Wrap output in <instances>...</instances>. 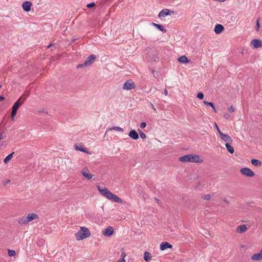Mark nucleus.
<instances>
[{
  "instance_id": "f257e3e1",
  "label": "nucleus",
  "mask_w": 262,
  "mask_h": 262,
  "mask_svg": "<svg viewBox=\"0 0 262 262\" xmlns=\"http://www.w3.org/2000/svg\"><path fill=\"white\" fill-rule=\"evenodd\" d=\"M97 188L101 194L107 199L113 200L116 203H122L123 201L121 198L113 193L106 188H101L100 186H97Z\"/></svg>"
},
{
  "instance_id": "f03ea898",
  "label": "nucleus",
  "mask_w": 262,
  "mask_h": 262,
  "mask_svg": "<svg viewBox=\"0 0 262 262\" xmlns=\"http://www.w3.org/2000/svg\"><path fill=\"white\" fill-rule=\"evenodd\" d=\"M97 188L101 194L107 199L113 200L116 203H122L123 201L121 198L113 193L106 188H101L100 186H97Z\"/></svg>"
},
{
  "instance_id": "7ed1b4c3",
  "label": "nucleus",
  "mask_w": 262,
  "mask_h": 262,
  "mask_svg": "<svg viewBox=\"0 0 262 262\" xmlns=\"http://www.w3.org/2000/svg\"><path fill=\"white\" fill-rule=\"evenodd\" d=\"M179 160L183 162L201 163L203 162V160L200 158L199 156L193 154L182 156L179 158Z\"/></svg>"
},
{
  "instance_id": "20e7f679",
  "label": "nucleus",
  "mask_w": 262,
  "mask_h": 262,
  "mask_svg": "<svg viewBox=\"0 0 262 262\" xmlns=\"http://www.w3.org/2000/svg\"><path fill=\"white\" fill-rule=\"evenodd\" d=\"M77 240H81L87 238L91 235L89 230L84 227H81L80 230L75 234Z\"/></svg>"
},
{
  "instance_id": "39448f33",
  "label": "nucleus",
  "mask_w": 262,
  "mask_h": 262,
  "mask_svg": "<svg viewBox=\"0 0 262 262\" xmlns=\"http://www.w3.org/2000/svg\"><path fill=\"white\" fill-rule=\"evenodd\" d=\"M24 96H21L13 104L12 107V113L11 117L12 120H14L16 115L17 110L18 108L24 103V101L22 100Z\"/></svg>"
},
{
  "instance_id": "423d86ee",
  "label": "nucleus",
  "mask_w": 262,
  "mask_h": 262,
  "mask_svg": "<svg viewBox=\"0 0 262 262\" xmlns=\"http://www.w3.org/2000/svg\"><path fill=\"white\" fill-rule=\"evenodd\" d=\"M241 173L247 177H253L255 176L254 172L249 168L244 167L240 169Z\"/></svg>"
},
{
  "instance_id": "0eeeda50",
  "label": "nucleus",
  "mask_w": 262,
  "mask_h": 262,
  "mask_svg": "<svg viewBox=\"0 0 262 262\" xmlns=\"http://www.w3.org/2000/svg\"><path fill=\"white\" fill-rule=\"evenodd\" d=\"M171 14H174V12L172 11H171L168 9H163L159 13L158 17L161 19L166 16L171 15Z\"/></svg>"
},
{
  "instance_id": "6e6552de",
  "label": "nucleus",
  "mask_w": 262,
  "mask_h": 262,
  "mask_svg": "<svg viewBox=\"0 0 262 262\" xmlns=\"http://www.w3.org/2000/svg\"><path fill=\"white\" fill-rule=\"evenodd\" d=\"M135 83L131 79L127 80L124 84L123 89L124 90H131L135 88Z\"/></svg>"
},
{
  "instance_id": "1a4fd4ad",
  "label": "nucleus",
  "mask_w": 262,
  "mask_h": 262,
  "mask_svg": "<svg viewBox=\"0 0 262 262\" xmlns=\"http://www.w3.org/2000/svg\"><path fill=\"white\" fill-rule=\"evenodd\" d=\"M96 59V56L94 55H91L89 56L86 59L85 61L84 62V64L85 65V67H89L90 66L92 63L94 62V61Z\"/></svg>"
},
{
  "instance_id": "9d476101",
  "label": "nucleus",
  "mask_w": 262,
  "mask_h": 262,
  "mask_svg": "<svg viewBox=\"0 0 262 262\" xmlns=\"http://www.w3.org/2000/svg\"><path fill=\"white\" fill-rule=\"evenodd\" d=\"M251 43L252 45L253 48L257 49L262 47V41L259 39H253Z\"/></svg>"
},
{
  "instance_id": "9b49d317",
  "label": "nucleus",
  "mask_w": 262,
  "mask_h": 262,
  "mask_svg": "<svg viewBox=\"0 0 262 262\" xmlns=\"http://www.w3.org/2000/svg\"><path fill=\"white\" fill-rule=\"evenodd\" d=\"M220 137L221 139L225 142L229 143L232 142V139L228 135L224 134L223 133L220 134Z\"/></svg>"
},
{
  "instance_id": "f8f14e48",
  "label": "nucleus",
  "mask_w": 262,
  "mask_h": 262,
  "mask_svg": "<svg viewBox=\"0 0 262 262\" xmlns=\"http://www.w3.org/2000/svg\"><path fill=\"white\" fill-rule=\"evenodd\" d=\"M31 6L32 4L30 2L26 1L23 3L22 8L26 12H29L31 10Z\"/></svg>"
},
{
  "instance_id": "ddd939ff",
  "label": "nucleus",
  "mask_w": 262,
  "mask_h": 262,
  "mask_svg": "<svg viewBox=\"0 0 262 262\" xmlns=\"http://www.w3.org/2000/svg\"><path fill=\"white\" fill-rule=\"evenodd\" d=\"M172 246L169 243L163 242L161 243L160 246V249L161 251H163L167 248H171Z\"/></svg>"
},
{
  "instance_id": "4468645a",
  "label": "nucleus",
  "mask_w": 262,
  "mask_h": 262,
  "mask_svg": "<svg viewBox=\"0 0 262 262\" xmlns=\"http://www.w3.org/2000/svg\"><path fill=\"white\" fill-rule=\"evenodd\" d=\"M128 136L134 140H137L139 139V135L137 131L134 129H132L129 132Z\"/></svg>"
},
{
  "instance_id": "2eb2a0df",
  "label": "nucleus",
  "mask_w": 262,
  "mask_h": 262,
  "mask_svg": "<svg viewBox=\"0 0 262 262\" xmlns=\"http://www.w3.org/2000/svg\"><path fill=\"white\" fill-rule=\"evenodd\" d=\"M224 28L223 25L221 24H217L215 25L214 27V31L216 34H220L224 30Z\"/></svg>"
},
{
  "instance_id": "dca6fc26",
  "label": "nucleus",
  "mask_w": 262,
  "mask_h": 262,
  "mask_svg": "<svg viewBox=\"0 0 262 262\" xmlns=\"http://www.w3.org/2000/svg\"><path fill=\"white\" fill-rule=\"evenodd\" d=\"M251 259L254 260H260L262 259V249L259 253H255L252 255Z\"/></svg>"
},
{
  "instance_id": "f3484780",
  "label": "nucleus",
  "mask_w": 262,
  "mask_h": 262,
  "mask_svg": "<svg viewBox=\"0 0 262 262\" xmlns=\"http://www.w3.org/2000/svg\"><path fill=\"white\" fill-rule=\"evenodd\" d=\"M114 232V229L112 227H108L104 231V234L106 236H110L113 234Z\"/></svg>"
},
{
  "instance_id": "a211bd4d",
  "label": "nucleus",
  "mask_w": 262,
  "mask_h": 262,
  "mask_svg": "<svg viewBox=\"0 0 262 262\" xmlns=\"http://www.w3.org/2000/svg\"><path fill=\"white\" fill-rule=\"evenodd\" d=\"M247 230V227L245 225H242L237 227L236 231L238 233H244Z\"/></svg>"
},
{
  "instance_id": "6ab92c4d",
  "label": "nucleus",
  "mask_w": 262,
  "mask_h": 262,
  "mask_svg": "<svg viewBox=\"0 0 262 262\" xmlns=\"http://www.w3.org/2000/svg\"><path fill=\"white\" fill-rule=\"evenodd\" d=\"M151 25L156 27L160 31H162L163 33L166 32V29H164L163 26L162 25L156 24L155 23H151Z\"/></svg>"
},
{
  "instance_id": "aec40b11",
  "label": "nucleus",
  "mask_w": 262,
  "mask_h": 262,
  "mask_svg": "<svg viewBox=\"0 0 262 262\" xmlns=\"http://www.w3.org/2000/svg\"><path fill=\"white\" fill-rule=\"evenodd\" d=\"M29 222L32 221L35 219H38V215L35 213H30L27 216Z\"/></svg>"
},
{
  "instance_id": "412c9836",
  "label": "nucleus",
  "mask_w": 262,
  "mask_h": 262,
  "mask_svg": "<svg viewBox=\"0 0 262 262\" xmlns=\"http://www.w3.org/2000/svg\"><path fill=\"white\" fill-rule=\"evenodd\" d=\"M74 148L76 150L82 151V152H85L86 154L90 153L89 151H88L85 148L83 147L82 146H78L77 145H74Z\"/></svg>"
},
{
  "instance_id": "4be33fe9",
  "label": "nucleus",
  "mask_w": 262,
  "mask_h": 262,
  "mask_svg": "<svg viewBox=\"0 0 262 262\" xmlns=\"http://www.w3.org/2000/svg\"><path fill=\"white\" fill-rule=\"evenodd\" d=\"M251 163L256 166H260L262 165V162L260 161L254 159L251 160Z\"/></svg>"
},
{
  "instance_id": "5701e85b",
  "label": "nucleus",
  "mask_w": 262,
  "mask_h": 262,
  "mask_svg": "<svg viewBox=\"0 0 262 262\" xmlns=\"http://www.w3.org/2000/svg\"><path fill=\"white\" fill-rule=\"evenodd\" d=\"M81 173L83 175V176L88 180H91L93 177V175L88 172L82 171Z\"/></svg>"
},
{
  "instance_id": "b1692460",
  "label": "nucleus",
  "mask_w": 262,
  "mask_h": 262,
  "mask_svg": "<svg viewBox=\"0 0 262 262\" xmlns=\"http://www.w3.org/2000/svg\"><path fill=\"white\" fill-rule=\"evenodd\" d=\"M151 258V254L150 253L146 251L144 252V259L146 261H148Z\"/></svg>"
},
{
  "instance_id": "393cba45",
  "label": "nucleus",
  "mask_w": 262,
  "mask_h": 262,
  "mask_svg": "<svg viewBox=\"0 0 262 262\" xmlns=\"http://www.w3.org/2000/svg\"><path fill=\"white\" fill-rule=\"evenodd\" d=\"M225 146H226L227 149L228 150V151L230 154H232L234 153V148H233V146H232L231 145H230L228 143H226Z\"/></svg>"
},
{
  "instance_id": "a878e982",
  "label": "nucleus",
  "mask_w": 262,
  "mask_h": 262,
  "mask_svg": "<svg viewBox=\"0 0 262 262\" xmlns=\"http://www.w3.org/2000/svg\"><path fill=\"white\" fill-rule=\"evenodd\" d=\"M29 222L27 217L26 216H24L20 220L18 221V223L21 225L26 224Z\"/></svg>"
},
{
  "instance_id": "bb28decb",
  "label": "nucleus",
  "mask_w": 262,
  "mask_h": 262,
  "mask_svg": "<svg viewBox=\"0 0 262 262\" xmlns=\"http://www.w3.org/2000/svg\"><path fill=\"white\" fill-rule=\"evenodd\" d=\"M178 61L181 63H187L188 62V58L185 56H180L179 58H178Z\"/></svg>"
},
{
  "instance_id": "cd10ccee",
  "label": "nucleus",
  "mask_w": 262,
  "mask_h": 262,
  "mask_svg": "<svg viewBox=\"0 0 262 262\" xmlns=\"http://www.w3.org/2000/svg\"><path fill=\"white\" fill-rule=\"evenodd\" d=\"M149 58L150 59H149V60H151V61H157L159 58H158V56L156 55V54H151V55H149Z\"/></svg>"
},
{
  "instance_id": "c85d7f7f",
  "label": "nucleus",
  "mask_w": 262,
  "mask_h": 262,
  "mask_svg": "<svg viewBox=\"0 0 262 262\" xmlns=\"http://www.w3.org/2000/svg\"><path fill=\"white\" fill-rule=\"evenodd\" d=\"M14 152L10 154L9 155H8L4 159V162L5 163H7L9 160H10L11 159V158H12V156H13V155L14 154Z\"/></svg>"
},
{
  "instance_id": "c756f323",
  "label": "nucleus",
  "mask_w": 262,
  "mask_h": 262,
  "mask_svg": "<svg viewBox=\"0 0 262 262\" xmlns=\"http://www.w3.org/2000/svg\"><path fill=\"white\" fill-rule=\"evenodd\" d=\"M108 129L110 130H117V131H118V132H122L124 131L123 128H121L120 127H119V126H114V127L110 128Z\"/></svg>"
},
{
  "instance_id": "7c9ffc66",
  "label": "nucleus",
  "mask_w": 262,
  "mask_h": 262,
  "mask_svg": "<svg viewBox=\"0 0 262 262\" xmlns=\"http://www.w3.org/2000/svg\"><path fill=\"white\" fill-rule=\"evenodd\" d=\"M8 253L9 256L12 257L14 256L15 255L16 252L14 250L9 249L8 250Z\"/></svg>"
},
{
  "instance_id": "2f4dec72",
  "label": "nucleus",
  "mask_w": 262,
  "mask_h": 262,
  "mask_svg": "<svg viewBox=\"0 0 262 262\" xmlns=\"http://www.w3.org/2000/svg\"><path fill=\"white\" fill-rule=\"evenodd\" d=\"M204 103L206 105H208V106H210L211 107H212V108H214V104L212 102H208L207 101H203Z\"/></svg>"
},
{
  "instance_id": "473e14b6",
  "label": "nucleus",
  "mask_w": 262,
  "mask_h": 262,
  "mask_svg": "<svg viewBox=\"0 0 262 262\" xmlns=\"http://www.w3.org/2000/svg\"><path fill=\"white\" fill-rule=\"evenodd\" d=\"M22 96H24V97L22 99V100H23L25 102L26 101V100L27 99V98L29 97V93L28 92H26Z\"/></svg>"
},
{
  "instance_id": "72a5a7b5",
  "label": "nucleus",
  "mask_w": 262,
  "mask_h": 262,
  "mask_svg": "<svg viewBox=\"0 0 262 262\" xmlns=\"http://www.w3.org/2000/svg\"><path fill=\"white\" fill-rule=\"evenodd\" d=\"M259 28H260V25H259V19H258L256 21V27H255V30L257 31H258L259 30Z\"/></svg>"
},
{
  "instance_id": "f704fd0d",
  "label": "nucleus",
  "mask_w": 262,
  "mask_h": 262,
  "mask_svg": "<svg viewBox=\"0 0 262 262\" xmlns=\"http://www.w3.org/2000/svg\"><path fill=\"white\" fill-rule=\"evenodd\" d=\"M197 97L201 100L203 99L204 98L203 93L202 92H199L197 95Z\"/></svg>"
},
{
  "instance_id": "c9c22d12",
  "label": "nucleus",
  "mask_w": 262,
  "mask_h": 262,
  "mask_svg": "<svg viewBox=\"0 0 262 262\" xmlns=\"http://www.w3.org/2000/svg\"><path fill=\"white\" fill-rule=\"evenodd\" d=\"M95 6V3L94 2H92L87 5L86 7L88 8H92Z\"/></svg>"
},
{
  "instance_id": "e433bc0d",
  "label": "nucleus",
  "mask_w": 262,
  "mask_h": 262,
  "mask_svg": "<svg viewBox=\"0 0 262 262\" xmlns=\"http://www.w3.org/2000/svg\"><path fill=\"white\" fill-rule=\"evenodd\" d=\"M203 198L205 200L208 201L210 199L211 196L210 195H205L203 196Z\"/></svg>"
},
{
  "instance_id": "4c0bfd02",
  "label": "nucleus",
  "mask_w": 262,
  "mask_h": 262,
  "mask_svg": "<svg viewBox=\"0 0 262 262\" xmlns=\"http://www.w3.org/2000/svg\"><path fill=\"white\" fill-rule=\"evenodd\" d=\"M228 110L230 113H232L234 111V107L232 105H231L228 107Z\"/></svg>"
},
{
  "instance_id": "58836bf2",
  "label": "nucleus",
  "mask_w": 262,
  "mask_h": 262,
  "mask_svg": "<svg viewBox=\"0 0 262 262\" xmlns=\"http://www.w3.org/2000/svg\"><path fill=\"white\" fill-rule=\"evenodd\" d=\"M84 67H85V65L84 64V63L82 64H79L77 66V68L78 69H81L82 68H83Z\"/></svg>"
},
{
  "instance_id": "ea45409f",
  "label": "nucleus",
  "mask_w": 262,
  "mask_h": 262,
  "mask_svg": "<svg viewBox=\"0 0 262 262\" xmlns=\"http://www.w3.org/2000/svg\"><path fill=\"white\" fill-rule=\"evenodd\" d=\"M146 123L145 122H142L140 124V127L142 128H145L146 127Z\"/></svg>"
},
{
  "instance_id": "a19ab883",
  "label": "nucleus",
  "mask_w": 262,
  "mask_h": 262,
  "mask_svg": "<svg viewBox=\"0 0 262 262\" xmlns=\"http://www.w3.org/2000/svg\"><path fill=\"white\" fill-rule=\"evenodd\" d=\"M140 136L142 139H145L146 138V135L143 133H140Z\"/></svg>"
},
{
  "instance_id": "79ce46f5",
  "label": "nucleus",
  "mask_w": 262,
  "mask_h": 262,
  "mask_svg": "<svg viewBox=\"0 0 262 262\" xmlns=\"http://www.w3.org/2000/svg\"><path fill=\"white\" fill-rule=\"evenodd\" d=\"M149 104L151 106V108L154 110V111L155 112H157V110H156L155 106H154V105L151 102H150Z\"/></svg>"
},
{
  "instance_id": "37998d69",
  "label": "nucleus",
  "mask_w": 262,
  "mask_h": 262,
  "mask_svg": "<svg viewBox=\"0 0 262 262\" xmlns=\"http://www.w3.org/2000/svg\"><path fill=\"white\" fill-rule=\"evenodd\" d=\"M125 256H126L125 253L124 252H122V253L121 254V257L122 258V259H124V258Z\"/></svg>"
},
{
  "instance_id": "c03bdc74",
  "label": "nucleus",
  "mask_w": 262,
  "mask_h": 262,
  "mask_svg": "<svg viewBox=\"0 0 262 262\" xmlns=\"http://www.w3.org/2000/svg\"><path fill=\"white\" fill-rule=\"evenodd\" d=\"M215 126H216V128L219 135H220V134L223 133L221 131L219 126L216 124H215Z\"/></svg>"
},
{
  "instance_id": "a18cd8bd",
  "label": "nucleus",
  "mask_w": 262,
  "mask_h": 262,
  "mask_svg": "<svg viewBox=\"0 0 262 262\" xmlns=\"http://www.w3.org/2000/svg\"><path fill=\"white\" fill-rule=\"evenodd\" d=\"M229 117H230V115L228 114H225L224 115V118H226V119H229Z\"/></svg>"
},
{
  "instance_id": "49530a36",
  "label": "nucleus",
  "mask_w": 262,
  "mask_h": 262,
  "mask_svg": "<svg viewBox=\"0 0 262 262\" xmlns=\"http://www.w3.org/2000/svg\"><path fill=\"white\" fill-rule=\"evenodd\" d=\"M10 182V180H6V181H4V184L5 185H6L7 184L9 183Z\"/></svg>"
},
{
  "instance_id": "de8ad7c7",
  "label": "nucleus",
  "mask_w": 262,
  "mask_h": 262,
  "mask_svg": "<svg viewBox=\"0 0 262 262\" xmlns=\"http://www.w3.org/2000/svg\"><path fill=\"white\" fill-rule=\"evenodd\" d=\"M5 136H3V134H0V140L4 139Z\"/></svg>"
},
{
  "instance_id": "09e8293b",
  "label": "nucleus",
  "mask_w": 262,
  "mask_h": 262,
  "mask_svg": "<svg viewBox=\"0 0 262 262\" xmlns=\"http://www.w3.org/2000/svg\"><path fill=\"white\" fill-rule=\"evenodd\" d=\"M164 94L165 95H167L168 94V92L166 89L164 90Z\"/></svg>"
},
{
  "instance_id": "8fccbe9b",
  "label": "nucleus",
  "mask_w": 262,
  "mask_h": 262,
  "mask_svg": "<svg viewBox=\"0 0 262 262\" xmlns=\"http://www.w3.org/2000/svg\"><path fill=\"white\" fill-rule=\"evenodd\" d=\"M5 99V97L3 96H0V101Z\"/></svg>"
},
{
  "instance_id": "3c124183",
  "label": "nucleus",
  "mask_w": 262,
  "mask_h": 262,
  "mask_svg": "<svg viewBox=\"0 0 262 262\" xmlns=\"http://www.w3.org/2000/svg\"><path fill=\"white\" fill-rule=\"evenodd\" d=\"M116 262H125V259H120V260H118Z\"/></svg>"
},
{
  "instance_id": "603ef678",
  "label": "nucleus",
  "mask_w": 262,
  "mask_h": 262,
  "mask_svg": "<svg viewBox=\"0 0 262 262\" xmlns=\"http://www.w3.org/2000/svg\"><path fill=\"white\" fill-rule=\"evenodd\" d=\"M138 132H139V134H140V133L143 132H142L141 129H138Z\"/></svg>"
},
{
  "instance_id": "864d4df0",
  "label": "nucleus",
  "mask_w": 262,
  "mask_h": 262,
  "mask_svg": "<svg viewBox=\"0 0 262 262\" xmlns=\"http://www.w3.org/2000/svg\"><path fill=\"white\" fill-rule=\"evenodd\" d=\"M39 112H40L47 113V112H44V110H39Z\"/></svg>"
},
{
  "instance_id": "5fc2aeb1",
  "label": "nucleus",
  "mask_w": 262,
  "mask_h": 262,
  "mask_svg": "<svg viewBox=\"0 0 262 262\" xmlns=\"http://www.w3.org/2000/svg\"><path fill=\"white\" fill-rule=\"evenodd\" d=\"M53 46V44H50V45H49L48 46V48H50V47H51V46Z\"/></svg>"
},
{
  "instance_id": "6e6d98bb",
  "label": "nucleus",
  "mask_w": 262,
  "mask_h": 262,
  "mask_svg": "<svg viewBox=\"0 0 262 262\" xmlns=\"http://www.w3.org/2000/svg\"><path fill=\"white\" fill-rule=\"evenodd\" d=\"M212 108L213 109V111H214V112H216V109H215V107H214V108Z\"/></svg>"
},
{
  "instance_id": "4d7b16f0",
  "label": "nucleus",
  "mask_w": 262,
  "mask_h": 262,
  "mask_svg": "<svg viewBox=\"0 0 262 262\" xmlns=\"http://www.w3.org/2000/svg\"><path fill=\"white\" fill-rule=\"evenodd\" d=\"M1 88V85H0V88Z\"/></svg>"
}]
</instances>
